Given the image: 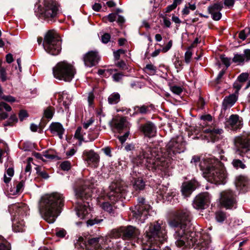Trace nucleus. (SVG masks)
I'll return each instance as SVG.
<instances>
[{
    "label": "nucleus",
    "mask_w": 250,
    "mask_h": 250,
    "mask_svg": "<svg viewBox=\"0 0 250 250\" xmlns=\"http://www.w3.org/2000/svg\"><path fill=\"white\" fill-rule=\"evenodd\" d=\"M121 100V96L118 92H113L108 97L107 101L110 104H118Z\"/></svg>",
    "instance_id": "34"
},
{
    "label": "nucleus",
    "mask_w": 250,
    "mask_h": 250,
    "mask_svg": "<svg viewBox=\"0 0 250 250\" xmlns=\"http://www.w3.org/2000/svg\"><path fill=\"white\" fill-rule=\"evenodd\" d=\"M145 186V182L141 178L135 179L133 184V188L136 191H139L144 190Z\"/></svg>",
    "instance_id": "33"
},
{
    "label": "nucleus",
    "mask_w": 250,
    "mask_h": 250,
    "mask_svg": "<svg viewBox=\"0 0 250 250\" xmlns=\"http://www.w3.org/2000/svg\"><path fill=\"white\" fill-rule=\"evenodd\" d=\"M126 120L125 117L115 119L113 122L114 127L118 130L121 131L126 126Z\"/></svg>",
    "instance_id": "31"
},
{
    "label": "nucleus",
    "mask_w": 250,
    "mask_h": 250,
    "mask_svg": "<svg viewBox=\"0 0 250 250\" xmlns=\"http://www.w3.org/2000/svg\"><path fill=\"white\" fill-rule=\"evenodd\" d=\"M203 171L204 176L207 180L215 184H224L226 183L227 174L222 163L213 157L203 160L200 164Z\"/></svg>",
    "instance_id": "2"
},
{
    "label": "nucleus",
    "mask_w": 250,
    "mask_h": 250,
    "mask_svg": "<svg viewBox=\"0 0 250 250\" xmlns=\"http://www.w3.org/2000/svg\"><path fill=\"white\" fill-rule=\"evenodd\" d=\"M145 70L148 73L153 74V73H155L156 70V68L155 66H154L152 64H147L145 67Z\"/></svg>",
    "instance_id": "47"
},
{
    "label": "nucleus",
    "mask_w": 250,
    "mask_h": 250,
    "mask_svg": "<svg viewBox=\"0 0 250 250\" xmlns=\"http://www.w3.org/2000/svg\"><path fill=\"white\" fill-rule=\"evenodd\" d=\"M223 8V4L222 2H218L214 3L208 8V12H220Z\"/></svg>",
    "instance_id": "37"
},
{
    "label": "nucleus",
    "mask_w": 250,
    "mask_h": 250,
    "mask_svg": "<svg viewBox=\"0 0 250 250\" xmlns=\"http://www.w3.org/2000/svg\"><path fill=\"white\" fill-rule=\"evenodd\" d=\"M170 89L173 93L177 95H180L183 92L182 88L177 85H171Z\"/></svg>",
    "instance_id": "46"
},
{
    "label": "nucleus",
    "mask_w": 250,
    "mask_h": 250,
    "mask_svg": "<svg viewBox=\"0 0 250 250\" xmlns=\"http://www.w3.org/2000/svg\"><path fill=\"white\" fill-rule=\"evenodd\" d=\"M192 52L190 50H188L185 54V60L186 63H189L192 57Z\"/></svg>",
    "instance_id": "59"
},
{
    "label": "nucleus",
    "mask_w": 250,
    "mask_h": 250,
    "mask_svg": "<svg viewBox=\"0 0 250 250\" xmlns=\"http://www.w3.org/2000/svg\"><path fill=\"white\" fill-rule=\"evenodd\" d=\"M201 119L203 121V123H202V126L204 127V126H207L208 125L207 124V122H211L212 120V116L209 115H203L201 117Z\"/></svg>",
    "instance_id": "43"
},
{
    "label": "nucleus",
    "mask_w": 250,
    "mask_h": 250,
    "mask_svg": "<svg viewBox=\"0 0 250 250\" xmlns=\"http://www.w3.org/2000/svg\"><path fill=\"white\" fill-rule=\"evenodd\" d=\"M198 186V182L195 180L184 182L181 187L182 194L185 196H189Z\"/></svg>",
    "instance_id": "20"
},
{
    "label": "nucleus",
    "mask_w": 250,
    "mask_h": 250,
    "mask_svg": "<svg viewBox=\"0 0 250 250\" xmlns=\"http://www.w3.org/2000/svg\"><path fill=\"white\" fill-rule=\"evenodd\" d=\"M25 223L23 219L14 218L13 222V229L15 232H23L25 230Z\"/></svg>",
    "instance_id": "29"
},
{
    "label": "nucleus",
    "mask_w": 250,
    "mask_h": 250,
    "mask_svg": "<svg viewBox=\"0 0 250 250\" xmlns=\"http://www.w3.org/2000/svg\"><path fill=\"white\" fill-rule=\"evenodd\" d=\"M142 156L146 159V165L148 169L160 171L162 175H169V162L167 159L162 156L156 148H146L143 152Z\"/></svg>",
    "instance_id": "5"
},
{
    "label": "nucleus",
    "mask_w": 250,
    "mask_h": 250,
    "mask_svg": "<svg viewBox=\"0 0 250 250\" xmlns=\"http://www.w3.org/2000/svg\"><path fill=\"white\" fill-rule=\"evenodd\" d=\"M43 156L46 159H53L55 158L56 155L54 154L53 151L51 150H47L43 152Z\"/></svg>",
    "instance_id": "49"
},
{
    "label": "nucleus",
    "mask_w": 250,
    "mask_h": 250,
    "mask_svg": "<svg viewBox=\"0 0 250 250\" xmlns=\"http://www.w3.org/2000/svg\"><path fill=\"white\" fill-rule=\"evenodd\" d=\"M76 248L79 250H109L112 247V243L108 237H103L90 239L86 244L82 237H80L75 244Z\"/></svg>",
    "instance_id": "6"
},
{
    "label": "nucleus",
    "mask_w": 250,
    "mask_h": 250,
    "mask_svg": "<svg viewBox=\"0 0 250 250\" xmlns=\"http://www.w3.org/2000/svg\"><path fill=\"white\" fill-rule=\"evenodd\" d=\"M175 68L177 69V71L181 70L183 65V62L179 59H176L174 62Z\"/></svg>",
    "instance_id": "60"
},
{
    "label": "nucleus",
    "mask_w": 250,
    "mask_h": 250,
    "mask_svg": "<svg viewBox=\"0 0 250 250\" xmlns=\"http://www.w3.org/2000/svg\"><path fill=\"white\" fill-rule=\"evenodd\" d=\"M60 167L63 170H68L71 167V164L68 161H64L62 163Z\"/></svg>",
    "instance_id": "51"
},
{
    "label": "nucleus",
    "mask_w": 250,
    "mask_h": 250,
    "mask_svg": "<svg viewBox=\"0 0 250 250\" xmlns=\"http://www.w3.org/2000/svg\"><path fill=\"white\" fill-rule=\"evenodd\" d=\"M220 204L227 209L233 207L236 204L235 196L233 192L230 190L222 191L220 193Z\"/></svg>",
    "instance_id": "12"
},
{
    "label": "nucleus",
    "mask_w": 250,
    "mask_h": 250,
    "mask_svg": "<svg viewBox=\"0 0 250 250\" xmlns=\"http://www.w3.org/2000/svg\"><path fill=\"white\" fill-rule=\"evenodd\" d=\"M43 45L45 50L52 55L56 56L60 53L62 49L61 42L55 30H50L46 33Z\"/></svg>",
    "instance_id": "7"
},
{
    "label": "nucleus",
    "mask_w": 250,
    "mask_h": 250,
    "mask_svg": "<svg viewBox=\"0 0 250 250\" xmlns=\"http://www.w3.org/2000/svg\"><path fill=\"white\" fill-rule=\"evenodd\" d=\"M232 61L238 64L244 63L245 62L250 61V49H245L243 54H235L232 59Z\"/></svg>",
    "instance_id": "23"
},
{
    "label": "nucleus",
    "mask_w": 250,
    "mask_h": 250,
    "mask_svg": "<svg viewBox=\"0 0 250 250\" xmlns=\"http://www.w3.org/2000/svg\"><path fill=\"white\" fill-rule=\"evenodd\" d=\"M233 166L236 168H241L242 169H244L246 167L245 165L243 163V162L239 159H234L233 160L232 162Z\"/></svg>",
    "instance_id": "45"
},
{
    "label": "nucleus",
    "mask_w": 250,
    "mask_h": 250,
    "mask_svg": "<svg viewBox=\"0 0 250 250\" xmlns=\"http://www.w3.org/2000/svg\"><path fill=\"white\" fill-rule=\"evenodd\" d=\"M248 184V180L246 177L239 176L236 178L235 185L237 188L240 191L243 192H245Z\"/></svg>",
    "instance_id": "28"
},
{
    "label": "nucleus",
    "mask_w": 250,
    "mask_h": 250,
    "mask_svg": "<svg viewBox=\"0 0 250 250\" xmlns=\"http://www.w3.org/2000/svg\"><path fill=\"white\" fill-rule=\"evenodd\" d=\"M183 0H174L172 4L168 5L166 8V12H169L175 9L177 6L180 4Z\"/></svg>",
    "instance_id": "44"
},
{
    "label": "nucleus",
    "mask_w": 250,
    "mask_h": 250,
    "mask_svg": "<svg viewBox=\"0 0 250 250\" xmlns=\"http://www.w3.org/2000/svg\"><path fill=\"white\" fill-rule=\"evenodd\" d=\"M154 108V107L152 104L135 106L133 107L134 112L132 114V116L138 114L145 115L149 114Z\"/></svg>",
    "instance_id": "22"
},
{
    "label": "nucleus",
    "mask_w": 250,
    "mask_h": 250,
    "mask_svg": "<svg viewBox=\"0 0 250 250\" xmlns=\"http://www.w3.org/2000/svg\"><path fill=\"white\" fill-rule=\"evenodd\" d=\"M103 221V219L95 218L94 219H89L87 221L88 226H93L96 224H99Z\"/></svg>",
    "instance_id": "55"
},
{
    "label": "nucleus",
    "mask_w": 250,
    "mask_h": 250,
    "mask_svg": "<svg viewBox=\"0 0 250 250\" xmlns=\"http://www.w3.org/2000/svg\"><path fill=\"white\" fill-rule=\"evenodd\" d=\"M59 5L53 0H44L43 7L40 8L41 17L46 21H54L59 10Z\"/></svg>",
    "instance_id": "9"
},
{
    "label": "nucleus",
    "mask_w": 250,
    "mask_h": 250,
    "mask_svg": "<svg viewBox=\"0 0 250 250\" xmlns=\"http://www.w3.org/2000/svg\"><path fill=\"white\" fill-rule=\"evenodd\" d=\"M141 130L146 136L149 138L154 136L156 132V127L150 122H148L142 125Z\"/></svg>",
    "instance_id": "25"
},
{
    "label": "nucleus",
    "mask_w": 250,
    "mask_h": 250,
    "mask_svg": "<svg viewBox=\"0 0 250 250\" xmlns=\"http://www.w3.org/2000/svg\"><path fill=\"white\" fill-rule=\"evenodd\" d=\"M215 218L219 222H223L226 219V213L223 211H219L215 213Z\"/></svg>",
    "instance_id": "42"
},
{
    "label": "nucleus",
    "mask_w": 250,
    "mask_h": 250,
    "mask_svg": "<svg viewBox=\"0 0 250 250\" xmlns=\"http://www.w3.org/2000/svg\"><path fill=\"white\" fill-rule=\"evenodd\" d=\"M167 191V188L166 186H163L162 188H159V191L157 192L159 193L163 198L166 197L167 198L169 196H171L170 193L168 192Z\"/></svg>",
    "instance_id": "40"
},
{
    "label": "nucleus",
    "mask_w": 250,
    "mask_h": 250,
    "mask_svg": "<svg viewBox=\"0 0 250 250\" xmlns=\"http://www.w3.org/2000/svg\"><path fill=\"white\" fill-rule=\"evenodd\" d=\"M50 132L54 134H56L59 136L60 139L62 138V135L64 132V129L62 125L59 123H52L49 126Z\"/></svg>",
    "instance_id": "27"
},
{
    "label": "nucleus",
    "mask_w": 250,
    "mask_h": 250,
    "mask_svg": "<svg viewBox=\"0 0 250 250\" xmlns=\"http://www.w3.org/2000/svg\"><path fill=\"white\" fill-rule=\"evenodd\" d=\"M211 197L208 192L199 194L195 198L193 206L195 208L203 209L208 206L210 202Z\"/></svg>",
    "instance_id": "16"
},
{
    "label": "nucleus",
    "mask_w": 250,
    "mask_h": 250,
    "mask_svg": "<svg viewBox=\"0 0 250 250\" xmlns=\"http://www.w3.org/2000/svg\"><path fill=\"white\" fill-rule=\"evenodd\" d=\"M204 132L207 134L206 137L209 138L208 139V142H215L217 139V135L221 134L223 130L219 128H206L204 130Z\"/></svg>",
    "instance_id": "26"
},
{
    "label": "nucleus",
    "mask_w": 250,
    "mask_h": 250,
    "mask_svg": "<svg viewBox=\"0 0 250 250\" xmlns=\"http://www.w3.org/2000/svg\"><path fill=\"white\" fill-rule=\"evenodd\" d=\"M0 77L2 82H4L7 80L6 70L3 67L0 68Z\"/></svg>",
    "instance_id": "56"
},
{
    "label": "nucleus",
    "mask_w": 250,
    "mask_h": 250,
    "mask_svg": "<svg viewBox=\"0 0 250 250\" xmlns=\"http://www.w3.org/2000/svg\"><path fill=\"white\" fill-rule=\"evenodd\" d=\"M9 211L14 216V218H21L28 214V208L23 204L13 205L9 208Z\"/></svg>",
    "instance_id": "17"
},
{
    "label": "nucleus",
    "mask_w": 250,
    "mask_h": 250,
    "mask_svg": "<svg viewBox=\"0 0 250 250\" xmlns=\"http://www.w3.org/2000/svg\"><path fill=\"white\" fill-rule=\"evenodd\" d=\"M184 151V143L179 137L172 139L167 146L168 157L172 158L176 153Z\"/></svg>",
    "instance_id": "11"
},
{
    "label": "nucleus",
    "mask_w": 250,
    "mask_h": 250,
    "mask_svg": "<svg viewBox=\"0 0 250 250\" xmlns=\"http://www.w3.org/2000/svg\"><path fill=\"white\" fill-rule=\"evenodd\" d=\"M54 76L60 80L70 82L76 73L74 66L66 61L58 62L53 69Z\"/></svg>",
    "instance_id": "8"
},
{
    "label": "nucleus",
    "mask_w": 250,
    "mask_h": 250,
    "mask_svg": "<svg viewBox=\"0 0 250 250\" xmlns=\"http://www.w3.org/2000/svg\"><path fill=\"white\" fill-rule=\"evenodd\" d=\"M110 191L104 198L109 199L112 204L122 199L125 198L126 189L120 183H113L109 186Z\"/></svg>",
    "instance_id": "10"
},
{
    "label": "nucleus",
    "mask_w": 250,
    "mask_h": 250,
    "mask_svg": "<svg viewBox=\"0 0 250 250\" xmlns=\"http://www.w3.org/2000/svg\"><path fill=\"white\" fill-rule=\"evenodd\" d=\"M102 200V197H100L98 198V204L99 206L105 211H106L109 213L112 212L113 211L112 205L109 203L108 202L103 201Z\"/></svg>",
    "instance_id": "32"
},
{
    "label": "nucleus",
    "mask_w": 250,
    "mask_h": 250,
    "mask_svg": "<svg viewBox=\"0 0 250 250\" xmlns=\"http://www.w3.org/2000/svg\"><path fill=\"white\" fill-rule=\"evenodd\" d=\"M99 132L97 127H95L93 129H90V131L88 133L89 138L90 140H94L98 138Z\"/></svg>",
    "instance_id": "39"
},
{
    "label": "nucleus",
    "mask_w": 250,
    "mask_h": 250,
    "mask_svg": "<svg viewBox=\"0 0 250 250\" xmlns=\"http://www.w3.org/2000/svg\"><path fill=\"white\" fill-rule=\"evenodd\" d=\"M243 122L241 117L238 115L232 114L227 120L225 125V127L229 130L237 131L242 127Z\"/></svg>",
    "instance_id": "15"
},
{
    "label": "nucleus",
    "mask_w": 250,
    "mask_h": 250,
    "mask_svg": "<svg viewBox=\"0 0 250 250\" xmlns=\"http://www.w3.org/2000/svg\"><path fill=\"white\" fill-rule=\"evenodd\" d=\"M239 152V154L243 157H246L250 159V150H242Z\"/></svg>",
    "instance_id": "62"
},
{
    "label": "nucleus",
    "mask_w": 250,
    "mask_h": 250,
    "mask_svg": "<svg viewBox=\"0 0 250 250\" xmlns=\"http://www.w3.org/2000/svg\"><path fill=\"white\" fill-rule=\"evenodd\" d=\"M209 13L211 14L212 19L215 21H218L222 17V14L220 12H209Z\"/></svg>",
    "instance_id": "54"
},
{
    "label": "nucleus",
    "mask_w": 250,
    "mask_h": 250,
    "mask_svg": "<svg viewBox=\"0 0 250 250\" xmlns=\"http://www.w3.org/2000/svg\"><path fill=\"white\" fill-rule=\"evenodd\" d=\"M249 74L247 73H244L239 75L238 80L240 83L245 82L248 78Z\"/></svg>",
    "instance_id": "57"
},
{
    "label": "nucleus",
    "mask_w": 250,
    "mask_h": 250,
    "mask_svg": "<svg viewBox=\"0 0 250 250\" xmlns=\"http://www.w3.org/2000/svg\"><path fill=\"white\" fill-rule=\"evenodd\" d=\"M54 113V108L52 106H48L44 111V116L47 119H50L53 117Z\"/></svg>",
    "instance_id": "38"
},
{
    "label": "nucleus",
    "mask_w": 250,
    "mask_h": 250,
    "mask_svg": "<svg viewBox=\"0 0 250 250\" xmlns=\"http://www.w3.org/2000/svg\"><path fill=\"white\" fill-rule=\"evenodd\" d=\"M83 60L86 66L92 67L98 64L100 56L97 51H90L84 55Z\"/></svg>",
    "instance_id": "19"
},
{
    "label": "nucleus",
    "mask_w": 250,
    "mask_h": 250,
    "mask_svg": "<svg viewBox=\"0 0 250 250\" xmlns=\"http://www.w3.org/2000/svg\"><path fill=\"white\" fill-rule=\"evenodd\" d=\"M18 119L15 114L12 115L9 120L4 124V126L12 125L14 123L17 122Z\"/></svg>",
    "instance_id": "48"
},
{
    "label": "nucleus",
    "mask_w": 250,
    "mask_h": 250,
    "mask_svg": "<svg viewBox=\"0 0 250 250\" xmlns=\"http://www.w3.org/2000/svg\"><path fill=\"white\" fill-rule=\"evenodd\" d=\"M85 157V160L88 164L93 163L95 166H96L99 161V156L93 150H84L83 153Z\"/></svg>",
    "instance_id": "24"
},
{
    "label": "nucleus",
    "mask_w": 250,
    "mask_h": 250,
    "mask_svg": "<svg viewBox=\"0 0 250 250\" xmlns=\"http://www.w3.org/2000/svg\"><path fill=\"white\" fill-rule=\"evenodd\" d=\"M5 109L7 111H10L11 110V107L9 105L4 102L0 103V111H2Z\"/></svg>",
    "instance_id": "53"
},
{
    "label": "nucleus",
    "mask_w": 250,
    "mask_h": 250,
    "mask_svg": "<svg viewBox=\"0 0 250 250\" xmlns=\"http://www.w3.org/2000/svg\"><path fill=\"white\" fill-rule=\"evenodd\" d=\"M237 99V96L235 94H232L226 97L222 104L224 109L226 110L228 108L231 107L236 102Z\"/></svg>",
    "instance_id": "30"
},
{
    "label": "nucleus",
    "mask_w": 250,
    "mask_h": 250,
    "mask_svg": "<svg viewBox=\"0 0 250 250\" xmlns=\"http://www.w3.org/2000/svg\"><path fill=\"white\" fill-rule=\"evenodd\" d=\"M85 133L83 132L82 128L79 126L77 128L75 131L74 137L79 141V145H81L82 142L83 141V135Z\"/></svg>",
    "instance_id": "36"
},
{
    "label": "nucleus",
    "mask_w": 250,
    "mask_h": 250,
    "mask_svg": "<svg viewBox=\"0 0 250 250\" xmlns=\"http://www.w3.org/2000/svg\"><path fill=\"white\" fill-rule=\"evenodd\" d=\"M24 186V182L23 180L20 181L16 186V193H20L23 191Z\"/></svg>",
    "instance_id": "52"
},
{
    "label": "nucleus",
    "mask_w": 250,
    "mask_h": 250,
    "mask_svg": "<svg viewBox=\"0 0 250 250\" xmlns=\"http://www.w3.org/2000/svg\"><path fill=\"white\" fill-rule=\"evenodd\" d=\"M111 236L114 238L122 237L123 239V233L121 230V227L118 229L113 230L111 233Z\"/></svg>",
    "instance_id": "41"
},
{
    "label": "nucleus",
    "mask_w": 250,
    "mask_h": 250,
    "mask_svg": "<svg viewBox=\"0 0 250 250\" xmlns=\"http://www.w3.org/2000/svg\"><path fill=\"white\" fill-rule=\"evenodd\" d=\"M191 214L187 209L177 210L174 214V218L169 222L172 227H179L174 235L176 239L175 244L178 247L185 246L188 241L187 227L189 226Z\"/></svg>",
    "instance_id": "3"
},
{
    "label": "nucleus",
    "mask_w": 250,
    "mask_h": 250,
    "mask_svg": "<svg viewBox=\"0 0 250 250\" xmlns=\"http://www.w3.org/2000/svg\"><path fill=\"white\" fill-rule=\"evenodd\" d=\"M110 35L108 33H104L102 37V42L104 43H107L110 39Z\"/></svg>",
    "instance_id": "58"
},
{
    "label": "nucleus",
    "mask_w": 250,
    "mask_h": 250,
    "mask_svg": "<svg viewBox=\"0 0 250 250\" xmlns=\"http://www.w3.org/2000/svg\"><path fill=\"white\" fill-rule=\"evenodd\" d=\"M95 180L92 178L86 179L83 184L76 189L75 196L77 201L76 210L79 217L83 219L89 213V200L92 196V188L94 186Z\"/></svg>",
    "instance_id": "4"
},
{
    "label": "nucleus",
    "mask_w": 250,
    "mask_h": 250,
    "mask_svg": "<svg viewBox=\"0 0 250 250\" xmlns=\"http://www.w3.org/2000/svg\"><path fill=\"white\" fill-rule=\"evenodd\" d=\"M64 197L58 192L46 194L42 197L40 210L43 219L49 223H53L61 212L63 206Z\"/></svg>",
    "instance_id": "1"
},
{
    "label": "nucleus",
    "mask_w": 250,
    "mask_h": 250,
    "mask_svg": "<svg viewBox=\"0 0 250 250\" xmlns=\"http://www.w3.org/2000/svg\"><path fill=\"white\" fill-rule=\"evenodd\" d=\"M121 230L123 233V239H129L137 237L140 233L139 230L132 226L122 227Z\"/></svg>",
    "instance_id": "21"
},
{
    "label": "nucleus",
    "mask_w": 250,
    "mask_h": 250,
    "mask_svg": "<svg viewBox=\"0 0 250 250\" xmlns=\"http://www.w3.org/2000/svg\"><path fill=\"white\" fill-rule=\"evenodd\" d=\"M145 199L139 198L138 204L135 207V209L132 211L133 216L136 219L144 220L147 215L150 206L145 204Z\"/></svg>",
    "instance_id": "13"
},
{
    "label": "nucleus",
    "mask_w": 250,
    "mask_h": 250,
    "mask_svg": "<svg viewBox=\"0 0 250 250\" xmlns=\"http://www.w3.org/2000/svg\"><path fill=\"white\" fill-rule=\"evenodd\" d=\"M221 61L223 62L224 64L225 65L227 68H228L230 64V59L227 58V57H222L221 58Z\"/></svg>",
    "instance_id": "63"
},
{
    "label": "nucleus",
    "mask_w": 250,
    "mask_h": 250,
    "mask_svg": "<svg viewBox=\"0 0 250 250\" xmlns=\"http://www.w3.org/2000/svg\"><path fill=\"white\" fill-rule=\"evenodd\" d=\"M234 144L238 151L250 150V133L244 132L235 139Z\"/></svg>",
    "instance_id": "14"
},
{
    "label": "nucleus",
    "mask_w": 250,
    "mask_h": 250,
    "mask_svg": "<svg viewBox=\"0 0 250 250\" xmlns=\"http://www.w3.org/2000/svg\"><path fill=\"white\" fill-rule=\"evenodd\" d=\"M123 74L122 73H117L114 74L112 76V78L114 81L119 82L123 78Z\"/></svg>",
    "instance_id": "64"
},
{
    "label": "nucleus",
    "mask_w": 250,
    "mask_h": 250,
    "mask_svg": "<svg viewBox=\"0 0 250 250\" xmlns=\"http://www.w3.org/2000/svg\"><path fill=\"white\" fill-rule=\"evenodd\" d=\"M211 240L208 235H203L193 245L194 250H208L210 247Z\"/></svg>",
    "instance_id": "18"
},
{
    "label": "nucleus",
    "mask_w": 250,
    "mask_h": 250,
    "mask_svg": "<svg viewBox=\"0 0 250 250\" xmlns=\"http://www.w3.org/2000/svg\"><path fill=\"white\" fill-rule=\"evenodd\" d=\"M225 72L226 69H223L219 73L215 81L216 83L219 84L222 82V79L223 78L224 75L225 73Z\"/></svg>",
    "instance_id": "50"
},
{
    "label": "nucleus",
    "mask_w": 250,
    "mask_h": 250,
    "mask_svg": "<svg viewBox=\"0 0 250 250\" xmlns=\"http://www.w3.org/2000/svg\"><path fill=\"white\" fill-rule=\"evenodd\" d=\"M66 234V231L64 229H59L56 230V235L58 237H63Z\"/></svg>",
    "instance_id": "61"
},
{
    "label": "nucleus",
    "mask_w": 250,
    "mask_h": 250,
    "mask_svg": "<svg viewBox=\"0 0 250 250\" xmlns=\"http://www.w3.org/2000/svg\"><path fill=\"white\" fill-rule=\"evenodd\" d=\"M11 249L10 243L2 236H0V250H11Z\"/></svg>",
    "instance_id": "35"
}]
</instances>
